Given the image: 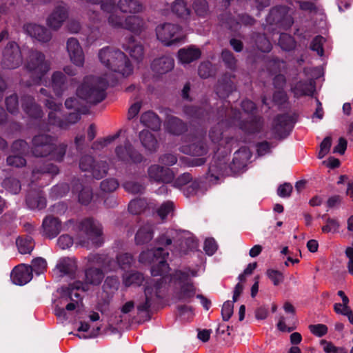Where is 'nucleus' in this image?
Returning a JSON list of instances; mask_svg holds the SVG:
<instances>
[{
    "label": "nucleus",
    "mask_w": 353,
    "mask_h": 353,
    "mask_svg": "<svg viewBox=\"0 0 353 353\" xmlns=\"http://www.w3.org/2000/svg\"><path fill=\"white\" fill-rule=\"evenodd\" d=\"M165 286L166 281L164 276L148 281L145 288L144 295L137 301L138 312H148L154 301L161 297V292L165 288Z\"/></svg>",
    "instance_id": "obj_3"
},
{
    "label": "nucleus",
    "mask_w": 353,
    "mask_h": 353,
    "mask_svg": "<svg viewBox=\"0 0 353 353\" xmlns=\"http://www.w3.org/2000/svg\"><path fill=\"white\" fill-rule=\"evenodd\" d=\"M193 9L196 14L202 17H206L209 13V8L205 0H194Z\"/></svg>",
    "instance_id": "obj_45"
},
{
    "label": "nucleus",
    "mask_w": 353,
    "mask_h": 353,
    "mask_svg": "<svg viewBox=\"0 0 353 353\" xmlns=\"http://www.w3.org/2000/svg\"><path fill=\"white\" fill-rule=\"evenodd\" d=\"M25 32L32 38L41 43H47L52 39V34L45 26L36 23L24 26Z\"/></svg>",
    "instance_id": "obj_17"
},
{
    "label": "nucleus",
    "mask_w": 353,
    "mask_h": 353,
    "mask_svg": "<svg viewBox=\"0 0 353 353\" xmlns=\"http://www.w3.org/2000/svg\"><path fill=\"white\" fill-rule=\"evenodd\" d=\"M22 61L21 52L17 43L14 41L8 42L2 51V67L6 69H14L19 67Z\"/></svg>",
    "instance_id": "obj_10"
},
{
    "label": "nucleus",
    "mask_w": 353,
    "mask_h": 353,
    "mask_svg": "<svg viewBox=\"0 0 353 353\" xmlns=\"http://www.w3.org/2000/svg\"><path fill=\"white\" fill-rule=\"evenodd\" d=\"M172 12L178 17L187 19L190 14V10L183 0H176L171 6Z\"/></svg>",
    "instance_id": "obj_39"
},
{
    "label": "nucleus",
    "mask_w": 353,
    "mask_h": 353,
    "mask_svg": "<svg viewBox=\"0 0 353 353\" xmlns=\"http://www.w3.org/2000/svg\"><path fill=\"white\" fill-rule=\"evenodd\" d=\"M16 243L19 252L22 254H30L34 247V243L30 236L19 238Z\"/></svg>",
    "instance_id": "obj_42"
},
{
    "label": "nucleus",
    "mask_w": 353,
    "mask_h": 353,
    "mask_svg": "<svg viewBox=\"0 0 353 353\" xmlns=\"http://www.w3.org/2000/svg\"><path fill=\"white\" fill-rule=\"evenodd\" d=\"M154 236L153 225L146 223L141 226L135 235V243L137 245H143L149 243Z\"/></svg>",
    "instance_id": "obj_30"
},
{
    "label": "nucleus",
    "mask_w": 353,
    "mask_h": 353,
    "mask_svg": "<svg viewBox=\"0 0 353 353\" xmlns=\"http://www.w3.org/2000/svg\"><path fill=\"white\" fill-rule=\"evenodd\" d=\"M115 159L123 164L138 163L142 161V155L137 151L130 142L126 140L123 145L115 148Z\"/></svg>",
    "instance_id": "obj_12"
},
{
    "label": "nucleus",
    "mask_w": 353,
    "mask_h": 353,
    "mask_svg": "<svg viewBox=\"0 0 353 353\" xmlns=\"http://www.w3.org/2000/svg\"><path fill=\"white\" fill-rule=\"evenodd\" d=\"M103 276V271L97 268H89L85 271V281L90 284L99 285Z\"/></svg>",
    "instance_id": "obj_40"
},
{
    "label": "nucleus",
    "mask_w": 353,
    "mask_h": 353,
    "mask_svg": "<svg viewBox=\"0 0 353 353\" xmlns=\"http://www.w3.org/2000/svg\"><path fill=\"white\" fill-rule=\"evenodd\" d=\"M141 123L153 130H157L160 128L161 126V120L154 112L152 111H147L143 113L140 117Z\"/></svg>",
    "instance_id": "obj_33"
},
{
    "label": "nucleus",
    "mask_w": 353,
    "mask_h": 353,
    "mask_svg": "<svg viewBox=\"0 0 353 353\" xmlns=\"http://www.w3.org/2000/svg\"><path fill=\"white\" fill-rule=\"evenodd\" d=\"M233 90V85L230 81L222 83H220L216 87V93L220 97H225Z\"/></svg>",
    "instance_id": "obj_61"
},
{
    "label": "nucleus",
    "mask_w": 353,
    "mask_h": 353,
    "mask_svg": "<svg viewBox=\"0 0 353 353\" xmlns=\"http://www.w3.org/2000/svg\"><path fill=\"white\" fill-rule=\"evenodd\" d=\"M90 4H100L101 9L108 14V24L114 29H123L125 17L119 14L116 9V3L112 0H85Z\"/></svg>",
    "instance_id": "obj_9"
},
{
    "label": "nucleus",
    "mask_w": 353,
    "mask_h": 353,
    "mask_svg": "<svg viewBox=\"0 0 353 353\" xmlns=\"http://www.w3.org/2000/svg\"><path fill=\"white\" fill-rule=\"evenodd\" d=\"M73 191L79 192V200L82 204H88L92 198V192L90 188L83 186L79 181L74 183Z\"/></svg>",
    "instance_id": "obj_36"
},
{
    "label": "nucleus",
    "mask_w": 353,
    "mask_h": 353,
    "mask_svg": "<svg viewBox=\"0 0 353 353\" xmlns=\"http://www.w3.org/2000/svg\"><path fill=\"white\" fill-rule=\"evenodd\" d=\"M88 265L90 268L97 265L103 268V263H105L106 254H92L87 257Z\"/></svg>",
    "instance_id": "obj_49"
},
{
    "label": "nucleus",
    "mask_w": 353,
    "mask_h": 353,
    "mask_svg": "<svg viewBox=\"0 0 353 353\" xmlns=\"http://www.w3.org/2000/svg\"><path fill=\"white\" fill-rule=\"evenodd\" d=\"M139 139L142 145L148 151L154 152L157 149V141L154 135L149 131H141L139 133Z\"/></svg>",
    "instance_id": "obj_37"
},
{
    "label": "nucleus",
    "mask_w": 353,
    "mask_h": 353,
    "mask_svg": "<svg viewBox=\"0 0 353 353\" xmlns=\"http://www.w3.org/2000/svg\"><path fill=\"white\" fill-rule=\"evenodd\" d=\"M239 128L247 131L249 133H254L259 131L261 126L262 122L260 119H255L248 123H245L243 121L239 123Z\"/></svg>",
    "instance_id": "obj_48"
},
{
    "label": "nucleus",
    "mask_w": 353,
    "mask_h": 353,
    "mask_svg": "<svg viewBox=\"0 0 353 353\" xmlns=\"http://www.w3.org/2000/svg\"><path fill=\"white\" fill-rule=\"evenodd\" d=\"M67 145L60 143L56 145L53 143V148L52 152L49 154L51 158L57 161H61L66 152Z\"/></svg>",
    "instance_id": "obj_44"
},
{
    "label": "nucleus",
    "mask_w": 353,
    "mask_h": 353,
    "mask_svg": "<svg viewBox=\"0 0 353 353\" xmlns=\"http://www.w3.org/2000/svg\"><path fill=\"white\" fill-rule=\"evenodd\" d=\"M118 186L119 183L117 181L114 179H105L101 183V189L105 192H113Z\"/></svg>",
    "instance_id": "obj_60"
},
{
    "label": "nucleus",
    "mask_w": 353,
    "mask_h": 353,
    "mask_svg": "<svg viewBox=\"0 0 353 353\" xmlns=\"http://www.w3.org/2000/svg\"><path fill=\"white\" fill-rule=\"evenodd\" d=\"M144 281V277L139 272H128L123 275V284L125 287L132 285L139 286Z\"/></svg>",
    "instance_id": "obj_41"
},
{
    "label": "nucleus",
    "mask_w": 353,
    "mask_h": 353,
    "mask_svg": "<svg viewBox=\"0 0 353 353\" xmlns=\"http://www.w3.org/2000/svg\"><path fill=\"white\" fill-rule=\"evenodd\" d=\"M53 148V139L46 134H39L32 139V152L37 157L49 155Z\"/></svg>",
    "instance_id": "obj_15"
},
{
    "label": "nucleus",
    "mask_w": 353,
    "mask_h": 353,
    "mask_svg": "<svg viewBox=\"0 0 353 353\" xmlns=\"http://www.w3.org/2000/svg\"><path fill=\"white\" fill-rule=\"evenodd\" d=\"M77 268L75 260L71 258H62L59 259L56 265V269L61 276L73 274Z\"/></svg>",
    "instance_id": "obj_32"
},
{
    "label": "nucleus",
    "mask_w": 353,
    "mask_h": 353,
    "mask_svg": "<svg viewBox=\"0 0 353 353\" xmlns=\"http://www.w3.org/2000/svg\"><path fill=\"white\" fill-rule=\"evenodd\" d=\"M326 224L322 227V232L324 233L336 232L340 227L336 219L328 218L325 221Z\"/></svg>",
    "instance_id": "obj_56"
},
{
    "label": "nucleus",
    "mask_w": 353,
    "mask_h": 353,
    "mask_svg": "<svg viewBox=\"0 0 353 353\" xmlns=\"http://www.w3.org/2000/svg\"><path fill=\"white\" fill-rule=\"evenodd\" d=\"M32 269V272H34L37 274L43 273L47 268L46 261L41 258L38 257L32 260V265H30Z\"/></svg>",
    "instance_id": "obj_52"
},
{
    "label": "nucleus",
    "mask_w": 353,
    "mask_h": 353,
    "mask_svg": "<svg viewBox=\"0 0 353 353\" xmlns=\"http://www.w3.org/2000/svg\"><path fill=\"white\" fill-rule=\"evenodd\" d=\"M165 128L171 134H180L185 130L186 125L179 118L170 116L166 120Z\"/></svg>",
    "instance_id": "obj_35"
},
{
    "label": "nucleus",
    "mask_w": 353,
    "mask_h": 353,
    "mask_svg": "<svg viewBox=\"0 0 353 353\" xmlns=\"http://www.w3.org/2000/svg\"><path fill=\"white\" fill-rule=\"evenodd\" d=\"M180 32L181 28L178 25L171 23H165L156 28L158 39L166 46L179 41L181 39Z\"/></svg>",
    "instance_id": "obj_13"
},
{
    "label": "nucleus",
    "mask_w": 353,
    "mask_h": 353,
    "mask_svg": "<svg viewBox=\"0 0 353 353\" xmlns=\"http://www.w3.org/2000/svg\"><path fill=\"white\" fill-rule=\"evenodd\" d=\"M123 29L128 30L135 34H140L145 29L143 19L137 15L125 17Z\"/></svg>",
    "instance_id": "obj_29"
},
{
    "label": "nucleus",
    "mask_w": 353,
    "mask_h": 353,
    "mask_svg": "<svg viewBox=\"0 0 353 353\" xmlns=\"http://www.w3.org/2000/svg\"><path fill=\"white\" fill-rule=\"evenodd\" d=\"M40 98L46 104V106L50 110L48 114L49 121L53 125H58L62 128H67V126L59 120V111L61 108V103H57L54 101L52 97L49 96L48 92L44 88L39 90Z\"/></svg>",
    "instance_id": "obj_14"
},
{
    "label": "nucleus",
    "mask_w": 353,
    "mask_h": 353,
    "mask_svg": "<svg viewBox=\"0 0 353 353\" xmlns=\"http://www.w3.org/2000/svg\"><path fill=\"white\" fill-rule=\"evenodd\" d=\"M26 159L19 154H11L7 158V163L10 166L22 167L26 165Z\"/></svg>",
    "instance_id": "obj_58"
},
{
    "label": "nucleus",
    "mask_w": 353,
    "mask_h": 353,
    "mask_svg": "<svg viewBox=\"0 0 353 353\" xmlns=\"http://www.w3.org/2000/svg\"><path fill=\"white\" fill-rule=\"evenodd\" d=\"M234 303L233 301H227L223 303L221 309V316L223 321H228L233 314Z\"/></svg>",
    "instance_id": "obj_57"
},
{
    "label": "nucleus",
    "mask_w": 353,
    "mask_h": 353,
    "mask_svg": "<svg viewBox=\"0 0 353 353\" xmlns=\"http://www.w3.org/2000/svg\"><path fill=\"white\" fill-rule=\"evenodd\" d=\"M332 145V140L330 137H325L320 145V150L318 154V158H323L330 151Z\"/></svg>",
    "instance_id": "obj_64"
},
{
    "label": "nucleus",
    "mask_w": 353,
    "mask_h": 353,
    "mask_svg": "<svg viewBox=\"0 0 353 353\" xmlns=\"http://www.w3.org/2000/svg\"><path fill=\"white\" fill-rule=\"evenodd\" d=\"M176 281L174 298L178 301L189 303L196 294V288L189 279V273L176 271L173 275Z\"/></svg>",
    "instance_id": "obj_5"
},
{
    "label": "nucleus",
    "mask_w": 353,
    "mask_h": 353,
    "mask_svg": "<svg viewBox=\"0 0 353 353\" xmlns=\"http://www.w3.org/2000/svg\"><path fill=\"white\" fill-rule=\"evenodd\" d=\"M123 47L134 60L140 61L143 59V46L140 42H137L133 37H130L126 43H123Z\"/></svg>",
    "instance_id": "obj_24"
},
{
    "label": "nucleus",
    "mask_w": 353,
    "mask_h": 353,
    "mask_svg": "<svg viewBox=\"0 0 353 353\" xmlns=\"http://www.w3.org/2000/svg\"><path fill=\"white\" fill-rule=\"evenodd\" d=\"M168 252L163 248L148 250L142 252L139 257V261L141 263H150L158 261V264L152 268L151 272L153 276L163 275L167 273L168 270V264L165 260Z\"/></svg>",
    "instance_id": "obj_6"
},
{
    "label": "nucleus",
    "mask_w": 353,
    "mask_h": 353,
    "mask_svg": "<svg viewBox=\"0 0 353 353\" xmlns=\"http://www.w3.org/2000/svg\"><path fill=\"white\" fill-rule=\"evenodd\" d=\"M146 203L143 199H134L130 202L128 210L130 213L137 214L141 213L145 208Z\"/></svg>",
    "instance_id": "obj_53"
},
{
    "label": "nucleus",
    "mask_w": 353,
    "mask_h": 353,
    "mask_svg": "<svg viewBox=\"0 0 353 353\" xmlns=\"http://www.w3.org/2000/svg\"><path fill=\"white\" fill-rule=\"evenodd\" d=\"M201 55L199 48L194 46L181 48L177 53L179 61L183 64H189L194 61L198 60Z\"/></svg>",
    "instance_id": "obj_23"
},
{
    "label": "nucleus",
    "mask_w": 353,
    "mask_h": 353,
    "mask_svg": "<svg viewBox=\"0 0 353 353\" xmlns=\"http://www.w3.org/2000/svg\"><path fill=\"white\" fill-rule=\"evenodd\" d=\"M279 44L281 48L286 51L292 50L295 48V41L289 34L283 33L280 35Z\"/></svg>",
    "instance_id": "obj_47"
},
{
    "label": "nucleus",
    "mask_w": 353,
    "mask_h": 353,
    "mask_svg": "<svg viewBox=\"0 0 353 353\" xmlns=\"http://www.w3.org/2000/svg\"><path fill=\"white\" fill-rule=\"evenodd\" d=\"M255 42L259 50H260L262 52H270L272 48V45L270 42L263 34H258L256 36Z\"/></svg>",
    "instance_id": "obj_51"
},
{
    "label": "nucleus",
    "mask_w": 353,
    "mask_h": 353,
    "mask_svg": "<svg viewBox=\"0 0 353 353\" xmlns=\"http://www.w3.org/2000/svg\"><path fill=\"white\" fill-rule=\"evenodd\" d=\"M108 86V81H99L92 76L86 77L77 90V95L81 101L76 97L68 99L65 105L68 109H74L81 112L84 101L92 103L101 101L104 98V90Z\"/></svg>",
    "instance_id": "obj_1"
},
{
    "label": "nucleus",
    "mask_w": 353,
    "mask_h": 353,
    "mask_svg": "<svg viewBox=\"0 0 353 353\" xmlns=\"http://www.w3.org/2000/svg\"><path fill=\"white\" fill-rule=\"evenodd\" d=\"M26 203L31 209L41 210L46 205V199L35 192H30L28 194Z\"/></svg>",
    "instance_id": "obj_38"
},
{
    "label": "nucleus",
    "mask_w": 353,
    "mask_h": 353,
    "mask_svg": "<svg viewBox=\"0 0 353 353\" xmlns=\"http://www.w3.org/2000/svg\"><path fill=\"white\" fill-rule=\"evenodd\" d=\"M123 188L125 190L132 194H138L142 192L143 190V186L134 181H127L123 184Z\"/></svg>",
    "instance_id": "obj_63"
},
{
    "label": "nucleus",
    "mask_w": 353,
    "mask_h": 353,
    "mask_svg": "<svg viewBox=\"0 0 353 353\" xmlns=\"http://www.w3.org/2000/svg\"><path fill=\"white\" fill-rule=\"evenodd\" d=\"M66 47L71 61L77 66H83L84 54L78 40L73 37L69 38L67 41Z\"/></svg>",
    "instance_id": "obj_19"
},
{
    "label": "nucleus",
    "mask_w": 353,
    "mask_h": 353,
    "mask_svg": "<svg viewBox=\"0 0 353 353\" xmlns=\"http://www.w3.org/2000/svg\"><path fill=\"white\" fill-rule=\"evenodd\" d=\"M98 57L101 64L110 72L103 77H96L99 81H108V85L112 79V72H116L123 77L132 73V66L128 57L120 50L112 47H104L99 51Z\"/></svg>",
    "instance_id": "obj_2"
},
{
    "label": "nucleus",
    "mask_w": 353,
    "mask_h": 353,
    "mask_svg": "<svg viewBox=\"0 0 353 353\" xmlns=\"http://www.w3.org/2000/svg\"><path fill=\"white\" fill-rule=\"evenodd\" d=\"M173 211V203L172 201H167L163 203L157 210L159 216L163 220Z\"/></svg>",
    "instance_id": "obj_59"
},
{
    "label": "nucleus",
    "mask_w": 353,
    "mask_h": 353,
    "mask_svg": "<svg viewBox=\"0 0 353 353\" xmlns=\"http://www.w3.org/2000/svg\"><path fill=\"white\" fill-rule=\"evenodd\" d=\"M42 228L43 234L52 239L55 237L61 232V225L57 218L48 216L43 219Z\"/></svg>",
    "instance_id": "obj_25"
},
{
    "label": "nucleus",
    "mask_w": 353,
    "mask_h": 353,
    "mask_svg": "<svg viewBox=\"0 0 353 353\" xmlns=\"http://www.w3.org/2000/svg\"><path fill=\"white\" fill-rule=\"evenodd\" d=\"M10 277L13 283L19 285H25L32 278L31 267L21 264L13 269Z\"/></svg>",
    "instance_id": "obj_21"
},
{
    "label": "nucleus",
    "mask_w": 353,
    "mask_h": 353,
    "mask_svg": "<svg viewBox=\"0 0 353 353\" xmlns=\"http://www.w3.org/2000/svg\"><path fill=\"white\" fill-rule=\"evenodd\" d=\"M294 94L297 97L310 94L312 92L311 83L307 82H298L293 88Z\"/></svg>",
    "instance_id": "obj_46"
},
{
    "label": "nucleus",
    "mask_w": 353,
    "mask_h": 353,
    "mask_svg": "<svg viewBox=\"0 0 353 353\" xmlns=\"http://www.w3.org/2000/svg\"><path fill=\"white\" fill-rule=\"evenodd\" d=\"M148 174L149 179L155 182L169 183L174 178L173 173L169 168L157 164L149 167Z\"/></svg>",
    "instance_id": "obj_18"
},
{
    "label": "nucleus",
    "mask_w": 353,
    "mask_h": 353,
    "mask_svg": "<svg viewBox=\"0 0 353 353\" xmlns=\"http://www.w3.org/2000/svg\"><path fill=\"white\" fill-rule=\"evenodd\" d=\"M50 86L57 97H61L68 88V82L64 73L54 72L51 77Z\"/></svg>",
    "instance_id": "obj_22"
},
{
    "label": "nucleus",
    "mask_w": 353,
    "mask_h": 353,
    "mask_svg": "<svg viewBox=\"0 0 353 353\" xmlns=\"http://www.w3.org/2000/svg\"><path fill=\"white\" fill-rule=\"evenodd\" d=\"M181 151L192 156H203L208 152V147L203 142L202 135H196L190 138L189 142L181 148Z\"/></svg>",
    "instance_id": "obj_16"
},
{
    "label": "nucleus",
    "mask_w": 353,
    "mask_h": 353,
    "mask_svg": "<svg viewBox=\"0 0 353 353\" xmlns=\"http://www.w3.org/2000/svg\"><path fill=\"white\" fill-rule=\"evenodd\" d=\"M117 9L123 13L138 14L143 11V5L138 0H119Z\"/></svg>",
    "instance_id": "obj_27"
},
{
    "label": "nucleus",
    "mask_w": 353,
    "mask_h": 353,
    "mask_svg": "<svg viewBox=\"0 0 353 353\" xmlns=\"http://www.w3.org/2000/svg\"><path fill=\"white\" fill-rule=\"evenodd\" d=\"M3 187L12 194H17L21 190V183L19 181L13 177H8L3 180Z\"/></svg>",
    "instance_id": "obj_43"
},
{
    "label": "nucleus",
    "mask_w": 353,
    "mask_h": 353,
    "mask_svg": "<svg viewBox=\"0 0 353 353\" xmlns=\"http://www.w3.org/2000/svg\"><path fill=\"white\" fill-rule=\"evenodd\" d=\"M117 261L120 268L126 269L131 266L134 259L132 256L128 253H121L117 256Z\"/></svg>",
    "instance_id": "obj_50"
},
{
    "label": "nucleus",
    "mask_w": 353,
    "mask_h": 353,
    "mask_svg": "<svg viewBox=\"0 0 353 353\" xmlns=\"http://www.w3.org/2000/svg\"><path fill=\"white\" fill-rule=\"evenodd\" d=\"M102 234L101 224L91 219H86L79 225V232L76 238L75 243L82 247H89L90 243L98 245L95 239Z\"/></svg>",
    "instance_id": "obj_4"
},
{
    "label": "nucleus",
    "mask_w": 353,
    "mask_h": 353,
    "mask_svg": "<svg viewBox=\"0 0 353 353\" xmlns=\"http://www.w3.org/2000/svg\"><path fill=\"white\" fill-rule=\"evenodd\" d=\"M161 245H168L174 243V245H179V252L185 254L187 250L196 248V243L191 238L187 237L185 232H179L175 230H168L158 239Z\"/></svg>",
    "instance_id": "obj_7"
},
{
    "label": "nucleus",
    "mask_w": 353,
    "mask_h": 353,
    "mask_svg": "<svg viewBox=\"0 0 353 353\" xmlns=\"http://www.w3.org/2000/svg\"><path fill=\"white\" fill-rule=\"evenodd\" d=\"M223 125V121L221 123H218L216 125H214L211 128L209 137L212 142H219L222 139V129L221 126Z\"/></svg>",
    "instance_id": "obj_55"
},
{
    "label": "nucleus",
    "mask_w": 353,
    "mask_h": 353,
    "mask_svg": "<svg viewBox=\"0 0 353 353\" xmlns=\"http://www.w3.org/2000/svg\"><path fill=\"white\" fill-rule=\"evenodd\" d=\"M79 168L83 172H89L95 179L103 177L108 172V165L104 161H96L92 156L83 155L79 160Z\"/></svg>",
    "instance_id": "obj_11"
},
{
    "label": "nucleus",
    "mask_w": 353,
    "mask_h": 353,
    "mask_svg": "<svg viewBox=\"0 0 353 353\" xmlns=\"http://www.w3.org/2000/svg\"><path fill=\"white\" fill-rule=\"evenodd\" d=\"M290 121L285 115H280L275 118L272 124V133L276 137L283 138L286 137L290 131Z\"/></svg>",
    "instance_id": "obj_26"
},
{
    "label": "nucleus",
    "mask_w": 353,
    "mask_h": 353,
    "mask_svg": "<svg viewBox=\"0 0 353 353\" xmlns=\"http://www.w3.org/2000/svg\"><path fill=\"white\" fill-rule=\"evenodd\" d=\"M22 108L32 117L38 118L42 114L40 107L34 103V99L30 96L23 97L22 99Z\"/></svg>",
    "instance_id": "obj_34"
},
{
    "label": "nucleus",
    "mask_w": 353,
    "mask_h": 353,
    "mask_svg": "<svg viewBox=\"0 0 353 353\" xmlns=\"http://www.w3.org/2000/svg\"><path fill=\"white\" fill-rule=\"evenodd\" d=\"M28 144L23 140H17L12 145V154H19L23 156L28 152Z\"/></svg>",
    "instance_id": "obj_54"
},
{
    "label": "nucleus",
    "mask_w": 353,
    "mask_h": 353,
    "mask_svg": "<svg viewBox=\"0 0 353 353\" xmlns=\"http://www.w3.org/2000/svg\"><path fill=\"white\" fill-rule=\"evenodd\" d=\"M252 157L250 150L246 147L241 148L234 154L232 161L233 168L241 170L243 168Z\"/></svg>",
    "instance_id": "obj_31"
},
{
    "label": "nucleus",
    "mask_w": 353,
    "mask_h": 353,
    "mask_svg": "<svg viewBox=\"0 0 353 353\" xmlns=\"http://www.w3.org/2000/svg\"><path fill=\"white\" fill-rule=\"evenodd\" d=\"M68 17V10L65 5L57 6L48 16L46 23L52 30H59Z\"/></svg>",
    "instance_id": "obj_20"
},
{
    "label": "nucleus",
    "mask_w": 353,
    "mask_h": 353,
    "mask_svg": "<svg viewBox=\"0 0 353 353\" xmlns=\"http://www.w3.org/2000/svg\"><path fill=\"white\" fill-rule=\"evenodd\" d=\"M26 68L34 76L32 84L39 83L42 77L50 70V63L45 59V56L40 52H31L26 63Z\"/></svg>",
    "instance_id": "obj_8"
},
{
    "label": "nucleus",
    "mask_w": 353,
    "mask_h": 353,
    "mask_svg": "<svg viewBox=\"0 0 353 353\" xmlns=\"http://www.w3.org/2000/svg\"><path fill=\"white\" fill-rule=\"evenodd\" d=\"M174 65V59L169 56L156 59L152 63V69L158 74H164L172 70Z\"/></svg>",
    "instance_id": "obj_28"
},
{
    "label": "nucleus",
    "mask_w": 353,
    "mask_h": 353,
    "mask_svg": "<svg viewBox=\"0 0 353 353\" xmlns=\"http://www.w3.org/2000/svg\"><path fill=\"white\" fill-rule=\"evenodd\" d=\"M120 135V132H118L114 135L107 137L103 139L98 140L94 143L93 148L95 149H99L107 146L108 144L112 143L116 140Z\"/></svg>",
    "instance_id": "obj_62"
}]
</instances>
